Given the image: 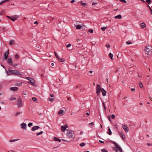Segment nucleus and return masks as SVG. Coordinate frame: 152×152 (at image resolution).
Masks as SVG:
<instances>
[{"label":"nucleus","mask_w":152,"mask_h":152,"mask_svg":"<svg viewBox=\"0 0 152 152\" xmlns=\"http://www.w3.org/2000/svg\"><path fill=\"white\" fill-rule=\"evenodd\" d=\"M5 71L7 76L12 75H22L21 74L20 72L19 71L17 70H12L10 69V67L8 69V71L6 70Z\"/></svg>","instance_id":"f257e3e1"},{"label":"nucleus","mask_w":152,"mask_h":152,"mask_svg":"<svg viewBox=\"0 0 152 152\" xmlns=\"http://www.w3.org/2000/svg\"><path fill=\"white\" fill-rule=\"evenodd\" d=\"M102 92V94L103 96L106 95L107 92L103 88H101L99 85L97 84L96 86V94L97 96H99L100 94V91Z\"/></svg>","instance_id":"f03ea898"},{"label":"nucleus","mask_w":152,"mask_h":152,"mask_svg":"<svg viewBox=\"0 0 152 152\" xmlns=\"http://www.w3.org/2000/svg\"><path fill=\"white\" fill-rule=\"evenodd\" d=\"M68 132L66 134L67 137L69 138L74 139L75 137V134L72 131L67 130Z\"/></svg>","instance_id":"7ed1b4c3"},{"label":"nucleus","mask_w":152,"mask_h":152,"mask_svg":"<svg viewBox=\"0 0 152 152\" xmlns=\"http://www.w3.org/2000/svg\"><path fill=\"white\" fill-rule=\"evenodd\" d=\"M17 104L19 107L22 106V100L21 98H19L18 99Z\"/></svg>","instance_id":"20e7f679"},{"label":"nucleus","mask_w":152,"mask_h":152,"mask_svg":"<svg viewBox=\"0 0 152 152\" xmlns=\"http://www.w3.org/2000/svg\"><path fill=\"white\" fill-rule=\"evenodd\" d=\"M20 126L21 128L23 130H25L26 129L27 125L26 124L24 123H23L21 124Z\"/></svg>","instance_id":"39448f33"},{"label":"nucleus","mask_w":152,"mask_h":152,"mask_svg":"<svg viewBox=\"0 0 152 152\" xmlns=\"http://www.w3.org/2000/svg\"><path fill=\"white\" fill-rule=\"evenodd\" d=\"M18 18V16L17 15H15L13 16H11L10 20L13 21H14Z\"/></svg>","instance_id":"423d86ee"},{"label":"nucleus","mask_w":152,"mask_h":152,"mask_svg":"<svg viewBox=\"0 0 152 152\" xmlns=\"http://www.w3.org/2000/svg\"><path fill=\"white\" fill-rule=\"evenodd\" d=\"M9 54V51L8 50L7 51L6 53H4V58L3 59H4L5 60H7V59Z\"/></svg>","instance_id":"0eeeda50"},{"label":"nucleus","mask_w":152,"mask_h":152,"mask_svg":"<svg viewBox=\"0 0 152 152\" xmlns=\"http://www.w3.org/2000/svg\"><path fill=\"white\" fill-rule=\"evenodd\" d=\"M122 127L126 132H127L129 131V129L128 127L125 125H123Z\"/></svg>","instance_id":"6e6552de"},{"label":"nucleus","mask_w":152,"mask_h":152,"mask_svg":"<svg viewBox=\"0 0 152 152\" xmlns=\"http://www.w3.org/2000/svg\"><path fill=\"white\" fill-rule=\"evenodd\" d=\"M7 62L10 65H13L12 59L11 58H9L7 60Z\"/></svg>","instance_id":"1a4fd4ad"},{"label":"nucleus","mask_w":152,"mask_h":152,"mask_svg":"<svg viewBox=\"0 0 152 152\" xmlns=\"http://www.w3.org/2000/svg\"><path fill=\"white\" fill-rule=\"evenodd\" d=\"M68 127V126L67 125H65L64 126H62L61 127V131L62 132H64L66 129V128Z\"/></svg>","instance_id":"9d476101"},{"label":"nucleus","mask_w":152,"mask_h":152,"mask_svg":"<svg viewBox=\"0 0 152 152\" xmlns=\"http://www.w3.org/2000/svg\"><path fill=\"white\" fill-rule=\"evenodd\" d=\"M40 128L38 126H35L32 127L31 130L32 131H34L36 130H37Z\"/></svg>","instance_id":"9b49d317"},{"label":"nucleus","mask_w":152,"mask_h":152,"mask_svg":"<svg viewBox=\"0 0 152 152\" xmlns=\"http://www.w3.org/2000/svg\"><path fill=\"white\" fill-rule=\"evenodd\" d=\"M119 135L123 140H124L125 138V136L122 132H120L119 133Z\"/></svg>","instance_id":"f8f14e48"},{"label":"nucleus","mask_w":152,"mask_h":152,"mask_svg":"<svg viewBox=\"0 0 152 152\" xmlns=\"http://www.w3.org/2000/svg\"><path fill=\"white\" fill-rule=\"evenodd\" d=\"M146 51L147 52H148L151 50L152 47L150 45H148L146 47Z\"/></svg>","instance_id":"ddd939ff"},{"label":"nucleus","mask_w":152,"mask_h":152,"mask_svg":"<svg viewBox=\"0 0 152 152\" xmlns=\"http://www.w3.org/2000/svg\"><path fill=\"white\" fill-rule=\"evenodd\" d=\"M10 90L13 91H17L18 90V88L16 87H12L10 88Z\"/></svg>","instance_id":"4468645a"},{"label":"nucleus","mask_w":152,"mask_h":152,"mask_svg":"<svg viewBox=\"0 0 152 152\" xmlns=\"http://www.w3.org/2000/svg\"><path fill=\"white\" fill-rule=\"evenodd\" d=\"M118 149H115V148H113V150L115 151H116V152H118V150L120 151V152H122V149L121 148V147H119L118 148Z\"/></svg>","instance_id":"2eb2a0df"},{"label":"nucleus","mask_w":152,"mask_h":152,"mask_svg":"<svg viewBox=\"0 0 152 152\" xmlns=\"http://www.w3.org/2000/svg\"><path fill=\"white\" fill-rule=\"evenodd\" d=\"M140 25L141 27L142 28H144L146 26L145 24L144 23H140Z\"/></svg>","instance_id":"dca6fc26"},{"label":"nucleus","mask_w":152,"mask_h":152,"mask_svg":"<svg viewBox=\"0 0 152 152\" xmlns=\"http://www.w3.org/2000/svg\"><path fill=\"white\" fill-rule=\"evenodd\" d=\"M53 139L55 141H58L59 142H60L61 141V140L56 137H54Z\"/></svg>","instance_id":"f3484780"},{"label":"nucleus","mask_w":152,"mask_h":152,"mask_svg":"<svg viewBox=\"0 0 152 152\" xmlns=\"http://www.w3.org/2000/svg\"><path fill=\"white\" fill-rule=\"evenodd\" d=\"M122 16L121 15H118L116 16H115L114 18L115 19H120L121 18Z\"/></svg>","instance_id":"a211bd4d"},{"label":"nucleus","mask_w":152,"mask_h":152,"mask_svg":"<svg viewBox=\"0 0 152 152\" xmlns=\"http://www.w3.org/2000/svg\"><path fill=\"white\" fill-rule=\"evenodd\" d=\"M82 27V26L81 25H77L76 26V28L77 29H80L81 28H83V27Z\"/></svg>","instance_id":"6ab92c4d"},{"label":"nucleus","mask_w":152,"mask_h":152,"mask_svg":"<svg viewBox=\"0 0 152 152\" xmlns=\"http://www.w3.org/2000/svg\"><path fill=\"white\" fill-rule=\"evenodd\" d=\"M58 59V60L59 61L61 62H64L65 61V59L64 58H59Z\"/></svg>","instance_id":"aec40b11"},{"label":"nucleus","mask_w":152,"mask_h":152,"mask_svg":"<svg viewBox=\"0 0 152 152\" xmlns=\"http://www.w3.org/2000/svg\"><path fill=\"white\" fill-rule=\"evenodd\" d=\"M108 132H107V133L109 135H111L112 134V132L110 128L109 127L108 129Z\"/></svg>","instance_id":"412c9836"},{"label":"nucleus","mask_w":152,"mask_h":152,"mask_svg":"<svg viewBox=\"0 0 152 152\" xmlns=\"http://www.w3.org/2000/svg\"><path fill=\"white\" fill-rule=\"evenodd\" d=\"M10 45H13L14 44V41L12 40H11L9 42Z\"/></svg>","instance_id":"4be33fe9"},{"label":"nucleus","mask_w":152,"mask_h":152,"mask_svg":"<svg viewBox=\"0 0 152 152\" xmlns=\"http://www.w3.org/2000/svg\"><path fill=\"white\" fill-rule=\"evenodd\" d=\"M9 1L10 0H4L2 1H1V2H0V5L6 2Z\"/></svg>","instance_id":"5701e85b"},{"label":"nucleus","mask_w":152,"mask_h":152,"mask_svg":"<svg viewBox=\"0 0 152 152\" xmlns=\"http://www.w3.org/2000/svg\"><path fill=\"white\" fill-rule=\"evenodd\" d=\"M109 56L111 59H113V55L111 53H110L109 54Z\"/></svg>","instance_id":"b1692460"},{"label":"nucleus","mask_w":152,"mask_h":152,"mask_svg":"<svg viewBox=\"0 0 152 152\" xmlns=\"http://www.w3.org/2000/svg\"><path fill=\"white\" fill-rule=\"evenodd\" d=\"M43 133V132L42 131L40 132H39L37 133H36V135L37 136H39L40 135L42 134Z\"/></svg>","instance_id":"393cba45"},{"label":"nucleus","mask_w":152,"mask_h":152,"mask_svg":"<svg viewBox=\"0 0 152 152\" xmlns=\"http://www.w3.org/2000/svg\"><path fill=\"white\" fill-rule=\"evenodd\" d=\"M22 84V83H17L16 84V85L18 86H21Z\"/></svg>","instance_id":"a878e982"},{"label":"nucleus","mask_w":152,"mask_h":152,"mask_svg":"<svg viewBox=\"0 0 152 152\" xmlns=\"http://www.w3.org/2000/svg\"><path fill=\"white\" fill-rule=\"evenodd\" d=\"M80 4L84 7L87 6V4L86 3H84L81 2H80Z\"/></svg>","instance_id":"bb28decb"},{"label":"nucleus","mask_w":152,"mask_h":152,"mask_svg":"<svg viewBox=\"0 0 152 152\" xmlns=\"http://www.w3.org/2000/svg\"><path fill=\"white\" fill-rule=\"evenodd\" d=\"M19 140V139H15V140H11L9 141V142H14L17 141Z\"/></svg>","instance_id":"cd10ccee"},{"label":"nucleus","mask_w":152,"mask_h":152,"mask_svg":"<svg viewBox=\"0 0 152 152\" xmlns=\"http://www.w3.org/2000/svg\"><path fill=\"white\" fill-rule=\"evenodd\" d=\"M63 112L64 111L63 110H61L59 111L58 114H62L63 113Z\"/></svg>","instance_id":"c85d7f7f"},{"label":"nucleus","mask_w":152,"mask_h":152,"mask_svg":"<svg viewBox=\"0 0 152 152\" xmlns=\"http://www.w3.org/2000/svg\"><path fill=\"white\" fill-rule=\"evenodd\" d=\"M139 86L140 88H142L143 87L142 84L141 82H139Z\"/></svg>","instance_id":"c756f323"},{"label":"nucleus","mask_w":152,"mask_h":152,"mask_svg":"<svg viewBox=\"0 0 152 152\" xmlns=\"http://www.w3.org/2000/svg\"><path fill=\"white\" fill-rule=\"evenodd\" d=\"M146 2L148 4H150L151 3V0H146Z\"/></svg>","instance_id":"7c9ffc66"},{"label":"nucleus","mask_w":152,"mask_h":152,"mask_svg":"<svg viewBox=\"0 0 152 152\" xmlns=\"http://www.w3.org/2000/svg\"><path fill=\"white\" fill-rule=\"evenodd\" d=\"M85 145V144L84 142H82L80 144V146L81 147L84 146Z\"/></svg>","instance_id":"2f4dec72"},{"label":"nucleus","mask_w":152,"mask_h":152,"mask_svg":"<svg viewBox=\"0 0 152 152\" xmlns=\"http://www.w3.org/2000/svg\"><path fill=\"white\" fill-rule=\"evenodd\" d=\"M101 151L102 152H108V151H107V150L104 149H101Z\"/></svg>","instance_id":"473e14b6"},{"label":"nucleus","mask_w":152,"mask_h":152,"mask_svg":"<svg viewBox=\"0 0 152 152\" xmlns=\"http://www.w3.org/2000/svg\"><path fill=\"white\" fill-rule=\"evenodd\" d=\"M16 99V98L15 97H11L10 99V101H12L13 100H15Z\"/></svg>","instance_id":"72a5a7b5"},{"label":"nucleus","mask_w":152,"mask_h":152,"mask_svg":"<svg viewBox=\"0 0 152 152\" xmlns=\"http://www.w3.org/2000/svg\"><path fill=\"white\" fill-rule=\"evenodd\" d=\"M32 125H33V123H31V122H30V123H29L28 124V126L29 127H30L31 126H32Z\"/></svg>","instance_id":"f704fd0d"},{"label":"nucleus","mask_w":152,"mask_h":152,"mask_svg":"<svg viewBox=\"0 0 152 152\" xmlns=\"http://www.w3.org/2000/svg\"><path fill=\"white\" fill-rule=\"evenodd\" d=\"M88 31L89 32H90V33H93V30L92 29H90Z\"/></svg>","instance_id":"c9c22d12"},{"label":"nucleus","mask_w":152,"mask_h":152,"mask_svg":"<svg viewBox=\"0 0 152 152\" xmlns=\"http://www.w3.org/2000/svg\"><path fill=\"white\" fill-rule=\"evenodd\" d=\"M107 28V27H102L101 28V29L103 31H105L106 28Z\"/></svg>","instance_id":"e433bc0d"},{"label":"nucleus","mask_w":152,"mask_h":152,"mask_svg":"<svg viewBox=\"0 0 152 152\" xmlns=\"http://www.w3.org/2000/svg\"><path fill=\"white\" fill-rule=\"evenodd\" d=\"M120 1L123 3H126V1L125 0H119Z\"/></svg>","instance_id":"4c0bfd02"},{"label":"nucleus","mask_w":152,"mask_h":152,"mask_svg":"<svg viewBox=\"0 0 152 152\" xmlns=\"http://www.w3.org/2000/svg\"><path fill=\"white\" fill-rule=\"evenodd\" d=\"M48 99H49V101H51V102H52L53 100H54V99L53 98H48Z\"/></svg>","instance_id":"58836bf2"},{"label":"nucleus","mask_w":152,"mask_h":152,"mask_svg":"<svg viewBox=\"0 0 152 152\" xmlns=\"http://www.w3.org/2000/svg\"><path fill=\"white\" fill-rule=\"evenodd\" d=\"M94 124L93 122H91L90 123H89V124H88V125L90 126H93Z\"/></svg>","instance_id":"ea45409f"},{"label":"nucleus","mask_w":152,"mask_h":152,"mask_svg":"<svg viewBox=\"0 0 152 152\" xmlns=\"http://www.w3.org/2000/svg\"><path fill=\"white\" fill-rule=\"evenodd\" d=\"M126 44L127 45H129L130 44H131L132 43L130 41H128L126 42Z\"/></svg>","instance_id":"a19ab883"},{"label":"nucleus","mask_w":152,"mask_h":152,"mask_svg":"<svg viewBox=\"0 0 152 152\" xmlns=\"http://www.w3.org/2000/svg\"><path fill=\"white\" fill-rule=\"evenodd\" d=\"M30 83H31V84L32 85H35V83L34 81L32 82H31V81H30Z\"/></svg>","instance_id":"79ce46f5"},{"label":"nucleus","mask_w":152,"mask_h":152,"mask_svg":"<svg viewBox=\"0 0 152 152\" xmlns=\"http://www.w3.org/2000/svg\"><path fill=\"white\" fill-rule=\"evenodd\" d=\"M115 145V148H118L119 147L117 143H116Z\"/></svg>","instance_id":"37998d69"},{"label":"nucleus","mask_w":152,"mask_h":152,"mask_svg":"<svg viewBox=\"0 0 152 152\" xmlns=\"http://www.w3.org/2000/svg\"><path fill=\"white\" fill-rule=\"evenodd\" d=\"M32 99L33 101H35L37 100V99L35 97H32Z\"/></svg>","instance_id":"c03bdc74"},{"label":"nucleus","mask_w":152,"mask_h":152,"mask_svg":"<svg viewBox=\"0 0 152 152\" xmlns=\"http://www.w3.org/2000/svg\"><path fill=\"white\" fill-rule=\"evenodd\" d=\"M56 58L58 59L59 58H60V57L58 56V55L57 54V53H55V55Z\"/></svg>","instance_id":"a18cd8bd"},{"label":"nucleus","mask_w":152,"mask_h":152,"mask_svg":"<svg viewBox=\"0 0 152 152\" xmlns=\"http://www.w3.org/2000/svg\"><path fill=\"white\" fill-rule=\"evenodd\" d=\"M71 45V44H68L67 46H66V47L67 48H69V47H70Z\"/></svg>","instance_id":"49530a36"},{"label":"nucleus","mask_w":152,"mask_h":152,"mask_svg":"<svg viewBox=\"0 0 152 152\" xmlns=\"http://www.w3.org/2000/svg\"><path fill=\"white\" fill-rule=\"evenodd\" d=\"M97 4V2H96L94 1L92 3V5L93 6L95 4Z\"/></svg>","instance_id":"de8ad7c7"},{"label":"nucleus","mask_w":152,"mask_h":152,"mask_svg":"<svg viewBox=\"0 0 152 152\" xmlns=\"http://www.w3.org/2000/svg\"><path fill=\"white\" fill-rule=\"evenodd\" d=\"M15 57L16 58H19V56L18 55L16 54L15 56Z\"/></svg>","instance_id":"09e8293b"},{"label":"nucleus","mask_w":152,"mask_h":152,"mask_svg":"<svg viewBox=\"0 0 152 152\" xmlns=\"http://www.w3.org/2000/svg\"><path fill=\"white\" fill-rule=\"evenodd\" d=\"M111 117L112 119L114 118H115V115H112V116H111Z\"/></svg>","instance_id":"8fccbe9b"},{"label":"nucleus","mask_w":152,"mask_h":152,"mask_svg":"<svg viewBox=\"0 0 152 152\" xmlns=\"http://www.w3.org/2000/svg\"><path fill=\"white\" fill-rule=\"evenodd\" d=\"M106 46L107 48H110V45L109 44H106Z\"/></svg>","instance_id":"3c124183"},{"label":"nucleus","mask_w":152,"mask_h":152,"mask_svg":"<svg viewBox=\"0 0 152 152\" xmlns=\"http://www.w3.org/2000/svg\"><path fill=\"white\" fill-rule=\"evenodd\" d=\"M108 120H109V121L110 122H111V119L110 117V116L109 115L108 116Z\"/></svg>","instance_id":"603ef678"},{"label":"nucleus","mask_w":152,"mask_h":152,"mask_svg":"<svg viewBox=\"0 0 152 152\" xmlns=\"http://www.w3.org/2000/svg\"><path fill=\"white\" fill-rule=\"evenodd\" d=\"M18 64H15L13 65V66L15 67L16 66H17Z\"/></svg>","instance_id":"864d4df0"},{"label":"nucleus","mask_w":152,"mask_h":152,"mask_svg":"<svg viewBox=\"0 0 152 152\" xmlns=\"http://www.w3.org/2000/svg\"><path fill=\"white\" fill-rule=\"evenodd\" d=\"M129 88L131 89V91H134L135 90V89L134 88H131L130 87H129Z\"/></svg>","instance_id":"5fc2aeb1"},{"label":"nucleus","mask_w":152,"mask_h":152,"mask_svg":"<svg viewBox=\"0 0 152 152\" xmlns=\"http://www.w3.org/2000/svg\"><path fill=\"white\" fill-rule=\"evenodd\" d=\"M102 104H103V105L104 106V108L105 109V110H106V107H105V104H104V102H102Z\"/></svg>","instance_id":"6e6d98bb"},{"label":"nucleus","mask_w":152,"mask_h":152,"mask_svg":"<svg viewBox=\"0 0 152 152\" xmlns=\"http://www.w3.org/2000/svg\"><path fill=\"white\" fill-rule=\"evenodd\" d=\"M99 142H100V143H104V141H102V140H99Z\"/></svg>","instance_id":"4d7b16f0"},{"label":"nucleus","mask_w":152,"mask_h":152,"mask_svg":"<svg viewBox=\"0 0 152 152\" xmlns=\"http://www.w3.org/2000/svg\"><path fill=\"white\" fill-rule=\"evenodd\" d=\"M148 97L150 98V99H151V101H152V100H151V99H152V98H151V97L150 96V95H149V94H148Z\"/></svg>","instance_id":"13d9d810"},{"label":"nucleus","mask_w":152,"mask_h":152,"mask_svg":"<svg viewBox=\"0 0 152 152\" xmlns=\"http://www.w3.org/2000/svg\"><path fill=\"white\" fill-rule=\"evenodd\" d=\"M34 24H38V22L36 21H35L34 23Z\"/></svg>","instance_id":"bf43d9fd"},{"label":"nucleus","mask_w":152,"mask_h":152,"mask_svg":"<svg viewBox=\"0 0 152 152\" xmlns=\"http://www.w3.org/2000/svg\"><path fill=\"white\" fill-rule=\"evenodd\" d=\"M26 78L27 79H28V80H30V81H31V80H30L29 79H31V78H30L29 77H26Z\"/></svg>","instance_id":"052dcab7"},{"label":"nucleus","mask_w":152,"mask_h":152,"mask_svg":"<svg viewBox=\"0 0 152 152\" xmlns=\"http://www.w3.org/2000/svg\"><path fill=\"white\" fill-rule=\"evenodd\" d=\"M75 1L74 0H72L71 1V2L72 3H73L74 2H75Z\"/></svg>","instance_id":"680f3d73"},{"label":"nucleus","mask_w":152,"mask_h":152,"mask_svg":"<svg viewBox=\"0 0 152 152\" xmlns=\"http://www.w3.org/2000/svg\"><path fill=\"white\" fill-rule=\"evenodd\" d=\"M4 14V12H0V15H2Z\"/></svg>","instance_id":"e2e57ef3"},{"label":"nucleus","mask_w":152,"mask_h":152,"mask_svg":"<svg viewBox=\"0 0 152 152\" xmlns=\"http://www.w3.org/2000/svg\"><path fill=\"white\" fill-rule=\"evenodd\" d=\"M112 143L114 144L115 145L117 143H116L114 141H112Z\"/></svg>","instance_id":"0e129e2a"},{"label":"nucleus","mask_w":152,"mask_h":152,"mask_svg":"<svg viewBox=\"0 0 152 152\" xmlns=\"http://www.w3.org/2000/svg\"><path fill=\"white\" fill-rule=\"evenodd\" d=\"M151 143H147V145H148V146H150V145H151Z\"/></svg>","instance_id":"69168bd1"},{"label":"nucleus","mask_w":152,"mask_h":152,"mask_svg":"<svg viewBox=\"0 0 152 152\" xmlns=\"http://www.w3.org/2000/svg\"><path fill=\"white\" fill-rule=\"evenodd\" d=\"M7 18H9V19H10V17H11V16H7Z\"/></svg>","instance_id":"338daca9"},{"label":"nucleus","mask_w":152,"mask_h":152,"mask_svg":"<svg viewBox=\"0 0 152 152\" xmlns=\"http://www.w3.org/2000/svg\"><path fill=\"white\" fill-rule=\"evenodd\" d=\"M50 96L51 97H53L54 96V95L53 94H50Z\"/></svg>","instance_id":"774afa93"}]
</instances>
